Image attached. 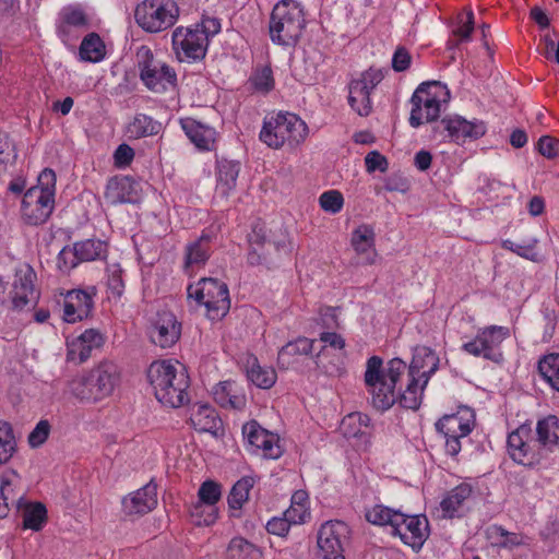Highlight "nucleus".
I'll return each mask as SVG.
<instances>
[{
	"mask_svg": "<svg viewBox=\"0 0 559 559\" xmlns=\"http://www.w3.org/2000/svg\"><path fill=\"white\" fill-rule=\"evenodd\" d=\"M133 186L134 182L129 177L110 178L104 193L106 202L111 205L133 202L135 198Z\"/></svg>",
	"mask_w": 559,
	"mask_h": 559,
	"instance_id": "obj_32",
	"label": "nucleus"
},
{
	"mask_svg": "<svg viewBox=\"0 0 559 559\" xmlns=\"http://www.w3.org/2000/svg\"><path fill=\"white\" fill-rule=\"evenodd\" d=\"M366 520L379 526L389 525L392 535L418 551L429 537V522L425 515H409L383 504H376L366 511Z\"/></svg>",
	"mask_w": 559,
	"mask_h": 559,
	"instance_id": "obj_3",
	"label": "nucleus"
},
{
	"mask_svg": "<svg viewBox=\"0 0 559 559\" xmlns=\"http://www.w3.org/2000/svg\"><path fill=\"white\" fill-rule=\"evenodd\" d=\"M181 325L171 312H162L154 322L150 337L152 342L162 347L169 348L180 337Z\"/></svg>",
	"mask_w": 559,
	"mask_h": 559,
	"instance_id": "obj_24",
	"label": "nucleus"
},
{
	"mask_svg": "<svg viewBox=\"0 0 559 559\" xmlns=\"http://www.w3.org/2000/svg\"><path fill=\"white\" fill-rule=\"evenodd\" d=\"M88 25L85 12L76 5L64 7L58 16L57 29L63 39H68L75 29L86 28Z\"/></svg>",
	"mask_w": 559,
	"mask_h": 559,
	"instance_id": "obj_33",
	"label": "nucleus"
},
{
	"mask_svg": "<svg viewBox=\"0 0 559 559\" xmlns=\"http://www.w3.org/2000/svg\"><path fill=\"white\" fill-rule=\"evenodd\" d=\"M350 245L357 255L361 257L362 264L372 265L378 260L376 249V233L372 226L361 224L357 226L350 237Z\"/></svg>",
	"mask_w": 559,
	"mask_h": 559,
	"instance_id": "obj_25",
	"label": "nucleus"
},
{
	"mask_svg": "<svg viewBox=\"0 0 559 559\" xmlns=\"http://www.w3.org/2000/svg\"><path fill=\"white\" fill-rule=\"evenodd\" d=\"M438 367L439 357L437 354L428 347H419L416 348L413 355L407 377H415L420 379L424 384H427Z\"/></svg>",
	"mask_w": 559,
	"mask_h": 559,
	"instance_id": "obj_28",
	"label": "nucleus"
},
{
	"mask_svg": "<svg viewBox=\"0 0 559 559\" xmlns=\"http://www.w3.org/2000/svg\"><path fill=\"white\" fill-rule=\"evenodd\" d=\"M134 155V150L130 145L126 143L120 144L114 153L115 166L118 168L129 166L132 163Z\"/></svg>",
	"mask_w": 559,
	"mask_h": 559,
	"instance_id": "obj_58",
	"label": "nucleus"
},
{
	"mask_svg": "<svg viewBox=\"0 0 559 559\" xmlns=\"http://www.w3.org/2000/svg\"><path fill=\"white\" fill-rule=\"evenodd\" d=\"M213 399L223 408L241 411L247 399L242 389L235 381H222L213 388Z\"/></svg>",
	"mask_w": 559,
	"mask_h": 559,
	"instance_id": "obj_30",
	"label": "nucleus"
},
{
	"mask_svg": "<svg viewBox=\"0 0 559 559\" xmlns=\"http://www.w3.org/2000/svg\"><path fill=\"white\" fill-rule=\"evenodd\" d=\"M56 174L45 168L38 176V183L29 188L22 200V217L32 226L47 222L55 209Z\"/></svg>",
	"mask_w": 559,
	"mask_h": 559,
	"instance_id": "obj_4",
	"label": "nucleus"
},
{
	"mask_svg": "<svg viewBox=\"0 0 559 559\" xmlns=\"http://www.w3.org/2000/svg\"><path fill=\"white\" fill-rule=\"evenodd\" d=\"M473 487L467 483H462L448 491L440 502V509L443 518H454L471 498Z\"/></svg>",
	"mask_w": 559,
	"mask_h": 559,
	"instance_id": "obj_34",
	"label": "nucleus"
},
{
	"mask_svg": "<svg viewBox=\"0 0 559 559\" xmlns=\"http://www.w3.org/2000/svg\"><path fill=\"white\" fill-rule=\"evenodd\" d=\"M147 380L156 400L167 407L178 408L190 401V378L177 360L153 361L147 369Z\"/></svg>",
	"mask_w": 559,
	"mask_h": 559,
	"instance_id": "obj_1",
	"label": "nucleus"
},
{
	"mask_svg": "<svg viewBox=\"0 0 559 559\" xmlns=\"http://www.w3.org/2000/svg\"><path fill=\"white\" fill-rule=\"evenodd\" d=\"M162 123L145 114H135L126 127L129 139H142L159 133Z\"/></svg>",
	"mask_w": 559,
	"mask_h": 559,
	"instance_id": "obj_38",
	"label": "nucleus"
},
{
	"mask_svg": "<svg viewBox=\"0 0 559 559\" xmlns=\"http://www.w3.org/2000/svg\"><path fill=\"white\" fill-rule=\"evenodd\" d=\"M49 435V424L46 420H41L37 424L35 429L28 436V442L32 447H39L43 444Z\"/></svg>",
	"mask_w": 559,
	"mask_h": 559,
	"instance_id": "obj_63",
	"label": "nucleus"
},
{
	"mask_svg": "<svg viewBox=\"0 0 559 559\" xmlns=\"http://www.w3.org/2000/svg\"><path fill=\"white\" fill-rule=\"evenodd\" d=\"M190 423L200 432L217 435L222 428V419L209 404H195L191 408Z\"/></svg>",
	"mask_w": 559,
	"mask_h": 559,
	"instance_id": "obj_31",
	"label": "nucleus"
},
{
	"mask_svg": "<svg viewBox=\"0 0 559 559\" xmlns=\"http://www.w3.org/2000/svg\"><path fill=\"white\" fill-rule=\"evenodd\" d=\"M536 242V240H533L532 242L521 245L507 239L502 241L501 246L503 249L512 251L520 257H523L525 259H533L535 255Z\"/></svg>",
	"mask_w": 559,
	"mask_h": 559,
	"instance_id": "obj_57",
	"label": "nucleus"
},
{
	"mask_svg": "<svg viewBox=\"0 0 559 559\" xmlns=\"http://www.w3.org/2000/svg\"><path fill=\"white\" fill-rule=\"evenodd\" d=\"M319 204L324 212L336 214L343 209L344 198L338 190H329L320 195Z\"/></svg>",
	"mask_w": 559,
	"mask_h": 559,
	"instance_id": "obj_53",
	"label": "nucleus"
},
{
	"mask_svg": "<svg viewBox=\"0 0 559 559\" xmlns=\"http://www.w3.org/2000/svg\"><path fill=\"white\" fill-rule=\"evenodd\" d=\"M490 538L495 540V546L499 548L511 549L524 544V537L522 534L509 532L499 525H493L490 528Z\"/></svg>",
	"mask_w": 559,
	"mask_h": 559,
	"instance_id": "obj_49",
	"label": "nucleus"
},
{
	"mask_svg": "<svg viewBox=\"0 0 559 559\" xmlns=\"http://www.w3.org/2000/svg\"><path fill=\"white\" fill-rule=\"evenodd\" d=\"M105 343L104 335L96 329H87L74 340L68 342L67 359L75 364L87 360L94 349L100 348Z\"/></svg>",
	"mask_w": 559,
	"mask_h": 559,
	"instance_id": "obj_22",
	"label": "nucleus"
},
{
	"mask_svg": "<svg viewBox=\"0 0 559 559\" xmlns=\"http://www.w3.org/2000/svg\"><path fill=\"white\" fill-rule=\"evenodd\" d=\"M538 371L542 378L559 392V353H551L538 360Z\"/></svg>",
	"mask_w": 559,
	"mask_h": 559,
	"instance_id": "obj_43",
	"label": "nucleus"
},
{
	"mask_svg": "<svg viewBox=\"0 0 559 559\" xmlns=\"http://www.w3.org/2000/svg\"><path fill=\"white\" fill-rule=\"evenodd\" d=\"M106 55L105 45L96 33H91L84 37L80 45V57L84 61L99 62Z\"/></svg>",
	"mask_w": 559,
	"mask_h": 559,
	"instance_id": "obj_42",
	"label": "nucleus"
},
{
	"mask_svg": "<svg viewBox=\"0 0 559 559\" xmlns=\"http://www.w3.org/2000/svg\"><path fill=\"white\" fill-rule=\"evenodd\" d=\"M69 391L74 397L81 401H100L97 391H95V383L94 381H92V376L90 372L87 374H82L73 378L69 382Z\"/></svg>",
	"mask_w": 559,
	"mask_h": 559,
	"instance_id": "obj_40",
	"label": "nucleus"
},
{
	"mask_svg": "<svg viewBox=\"0 0 559 559\" xmlns=\"http://www.w3.org/2000/svg\"><path fill=\"white\" fill-rule=\"evenodd\" d=\"M284 514L294 525L306 523L310 519V511L308 506L290 504Z\"/></svg>",
	"mask_w": 559,
	"mask_h": 559,
	"instance_id": "obj_59",
	"label": "nucleus"
},
{
	"mask_svg": "<svg viewBox=\"0 0 559 559\" xmlns=\"http://www.w3.org/2000/svg\"><path fill=\"white\" fill-rule=\"evenodd\" d=\"M36 273L31 265L24 264L16 270L11 290V300L15 309H23L37 301L38 293L34 287Z\"/></svg>",
	"mask_w": 559,
	"mask_h": 559,
	"instance_id": "obj_19",
	"label": "nucleus"
},
{
	"mask_svg": "<svg viewBox=\"0 0 559 559\" xmlns=\"http://www.w3.org/2000/svg\"><path fill=\"white\" fill-rule=\"evenodd\" d=\"M406 368L400 358L391 359L385 368L379 356L367 360L364 380L374 408L383 412L394 405L397 400L395 385Z\"/></svg>",
	"mask_w": 559,
	"mask_h": 559,
	"instance_id": "obj_2",
	"label": "nucleus"
},
{
	"mask_svg": "<svg viewBox=\"0 0 559 559\" xmlns=\"http://www.w3.org/2000/svg\"><path fill=\"white\" fill-rule=\"evenodd\" d=\"M510 337V329L488 325L478 330L475 337L462 345V349L474 357H481L495 364L503 361L502 343Z\"/></svg>",
	"mask_w": 559,
	"mask_h": 559,
	"instance_id": "obj_11",
	"label": "nucleus"
},
{
	"mask_svg": "<svg viewBox=\"0 0 559 559\" xmlns=\"http://www.w3.org/2000/svg\"><path fill=\"white\" fill-rule=\"evenodd\" d=\"M20 485V476L15 471H9L1 475L0 481V499L5 501L9 506L20 499L17 495V487ZM23 500V498L21 497Z\"/></svg>",
	"mask_w": 559,
	"mask_h": 559,
	"instance_id": "obj_48",
	"label": "nucleus"
},
{
	"mask_svg": "<svg viewBox=\"0 0 559 559\" xmlns=\"http://www.w3.org/2000/svg\"><path fill=\"white\" fill-rule=\"evenodd\" d=\"M507 444L511 459L519 464L536 467L546 463L545 455L539 450L536 439L532 436V428L527 424L510 432Z\"/></svg>",
	"mask_w": 559,
	"mask_h": 559,
	"instance_id": "obj_13",
	"label": "nucleus"
},
{
	"mask_svg": "<svg viewBox=\"0 0 559 559\" xmlns=\"http://www.w3.org/2000/svg\"><path fill=\"white\" fill-rule=\"evenodd\" d=\"M427 384H424L420 379L408 377L405 390L399 396V403L402 407L416 411L420 407L423 401L424 390Z\"/></svg>",
	"mask_w": 559,
	"mask_h": 559,
	"instance_id": "obj_39",
	"label": "nucleus"
},
{
	"mask_svg": "<svg viewBox=\"0 0 559 559\" xmlns=\"http://www.w3.org/2000/svg\"><path fill=\"white\" fill-rule=\"evenodd\" d=\"M222 497V486L211 479L203 481L198 490V501L216 508V503Z\"/></svg>",
	"mask_w": 559,
	"mask_h": 559,
	"instance_id": "obj_52",
	"label": "nucleus"
},
{
	"mask_svg": "<svg viewBox=\"0 0 559 559\" xmlns=\"http://www.w3.org/2000/svg\"><path fill=\"white\" fill-rule=\"evenodd\" d=\"M14 155V145L9 135L0 132V170L5 169Z\"/></svg>",
	"mask_w": 559,
	"mask_h": 559,
	"instance_id": "obj_61",
	"label": "nucleus"
},
{
	"mask_svg": "<svg viewBox=\"0 0 559 559\" xmlns=\"http://www.w3.org/2000/svg\"><path fill=\"white\" fill-rule=\"evenodd\" d=\"M211 255V237L203 233L198 239L189 242L185 249L183 270L192 275L203 267Z\"/></svg>",
	"mask_w": 559,
	"mask_h": 559,
	"instance_id": "obj_27",
	"label": "nucleus"
},
{
	"mask_svg": "<svg viewBox=\"0 0 559 559\" xmlns=\"http://www.w3.org/2000/svg\"><path fill=\"white\" fill-rule=\"evenodd\" d=\"M180 126L199 151L210 152L215 150L217 132L213 127L191 117L181 118Z\"/></svg>",
	"mask_w": 559,
	"mask_h": 559,
	"instance_id": "obj_23",
	"label": "nucleus"
},
{
	"mask_svg": "<svg viewBox=\"0 0 559 559\" xmlns=\"http://www.w3.org/2000/svg\"><path fill=\"white\" fill-rule=\"evenodd\" d=\"M188 298L204 306L210 320H222L230 309V298L227 285L212 277H203L187 288Z\"/></svg>",
	"mask_w": 559,
	"mask_h": 559,
	"instance_id": "obj_7",
	"label": "nucleus"
},
{
	"mask_svg": "<svg viewBox=\"0 0 559 559\" xmlns=\"http://www.w3.org/2000/svg\"><path fill=\"white\" fill-rule=\"evenodd\" d=\"M308 133L307 123L297 115L278 112L264 120L260 140L276 150L284 145L297 147L306 141Z\"/></svg>",
	"mask_w": 559,
	"mask_h": 559,
	"instance_id": "obj_5",
	"label": "nucleus"
},
{
	"mask_svg": "<svg viewBox=\"0 0 559 559\" xmlns=\"http://www.w3.org/2000/svg\"><path fill=\"white\" fill-rule=\"evenodd\" d=\"M90 373L100 401L112 394L121 379L119 366L109 359L99 361L90 370Z\"/></svg>",
	"mask_w": 559,
	"mask_h": 559,
	"instance_id": "obj_21",
	"label": "nucleus"
},
{
	"mask_svg": "<svg viewBox=\"0 0 559 559\" xmlns=\"http://www.w3.org/2000/svg\"><path fill=\"white\" fill-rule=\"evenodd\" d=\"M246 371L248 380L260 389H271L277 380L275 369L261 366L255 356H249L247 358Z\"/></svg>",
	"mask_w": 559,
	"mask_h": 559,
	"instance_id": "obj_36",
	"label": "nucleus"
},
{
	"mask_svg": "<svg viewBox=\"0 0 559 559\" xmlns=\"http://www.w3.org/2000/svg\"><path fill=\"white\" fill-rule=\"evenodd\" d=\"M290 525L292 523L285 515L283 518L275 516L266 523V531L273 535L285 536Z\"/></svg>",
	"mask_w": 559,
	"mask_h": 559,
	"instance_id": "obj_64",
	"label": "nucleus"
},
{
	"mask_svg": "<svg viewBox=\"0 0 559 559\" xmlns=\"http://www.w3.org/2000/svg\"><path fill=\"white\" fill-rule=\"evenodd\" d=\"M193 523L198 526H210L215 523L218 518L217 508L210 507L205 502L197 501L189 509Z\"/></svg>",
	"mask_w": 559,
	"mask_h": 559,
	"instance_id": "obj_50",
	"label": "nucleus"
},
{
	"mask_svg": "<svg viewBox=\"0 0 559 559\" xmlns=\"http://www.w3.org/2000/svg\"><path fill=\"white\" fill-rule=\"evenodd\" d=\"M475 426V413L468 406H460L453 414H447L436 423V429L445 439V451L456 455L461 451V439L468 436Z\"/></svg>",
	"mask_w": 559,
	"mask_h": 559,
	"instance_id": "obj_12",
	"label": "nucleus"
},
{
	"mask_svg": "<svg viewBox=\"0 0 559 559\" xmlns=\"http://www.w3.org/2000/svg\"><path fill=\"white\" fill-rule=\"evenodd\" d=\"M260 550L241 537L233 538L227 547L228 559H260Z\"/></svg>",
	"mask_w": 559,
	"mask_h": 559,
	"instance_id": "obj_46",
	"label": "nucleus"
},
{
	"mask_svg": "<svg viewBox=\"0 0 559 559\" xmlns=\"http://www.w3.org/2000/svg\"><path fill=\"white\" fill-rule=\"evenodd\" d=\"M380 82L377 73L366 72L349 84L348 104L361 117L371 112L370 94Z\"/></svg>",
	"mask_w": 559,
	"mask_h": 559,
	"instance_id": "obj_18",
	"label": "nucleus"
},
{
	"mask_svg": "<svg viewBox=\"0 0 559 559\" xmlns=\"http://www.w3.org/2000/svg\"><path fill=\"white\" fill-rule=\"evenodd\" d=\"M537 150L548 159L556 158L559 156V140L550 135H543L537 142Z\"/></svg>",
	"mask_w": 559,
	"mask_h": 559,
	"instance_id": "obj_56",
	"label": "nucleus"
},
{
	"mask_svg": "<svg viewBox=\"0 0 559 559\" xmlns=\"http://www.w3.org/2000/svg\"><path fill=\"white\" fill-rule=\"evenodd\" d=\"M450 93L445 85L439 82L420 84L411 98L409 124L413 128H418L424 122L437 120L440 116L441 105L448 103Z\"/></svg>",
	"mask_w": 559,
	"mask_h": 559,
	"instance_id": "obj_8",
	"label": "nucleus"
},
{
	"mask_svg": "<svg viewBox=\"0 0 559 559\" xmlns=\"http://www.w3.org/2000/svg\"><path fill=\"white\" fill-rule=\"evenodd\" d=\"M242 435L252 453L273 460L282 455L278 436L262 428L255 420L243 425Z\"/></svg>",
	"mask_w": 559,
	"mask_h": 559,
	"instance_id": "obj_16",
	"label": "nucleus"
},
{
	"mask_svg": "<svg viewBox=\"0 0 559 559\" xmlns=\"http://www.w3.org/2000/svg\"><path fill=\"white\" fill-rule=\"evenodd\" d=\"M73 248L78 261H94L104 257L106 252V243L98 239L75 242Z\"/></svg>",
	"mask_w": 559,
	"mask_h": 559,
	"instance_id": "obj_44",
	"label": "nucleus"
},
{
	"mask_svg": "<svg viewBox=\"0 0 559 559\" xmlns=\"http://www.w3.org/2000/svg\"><path fill=\"white\" fill-rule=\"evenodd\" d=\"M157 504L156 485L148 483L122 500L123 510L128 514H145Z\"/></svg>",
	"mask_w": 559,
	"mask_h": 559,
	"instance_id": "obj_29",
	"label": "nucleus"
},
{
	"mask_svg": "<svg viewBox=\"0 0 559 559\" xmlns=\"http://www.w3.org/2000/svg\"><path fill=\"white\" fill-rule=\"evenodd\" d=\"M251 81L255 90L270 92L274 87L272 69L267 66L259 69L252 76Z\"/></svg>",
	"mask_w": 559,
	"mask_h": 559,
	"instance_id": "obj_54",
	"label": "nucleus"
},
{
	"mask_svg": "<svg viewBox=\"0 0 559 559\" xmlns=\"http://www.w3.org/2000/svg\"><path fill=\"white\" fill-rule=\"evenodd\" d=\"M449 136L455 143H464L466 140H477L485 135L487 128L481 120H466L461 116H449L441 120Z\"/></svg>",
	"mask_w": 559,
	"mask_h": 559,
	"instance_id": "obj_20",
	"label": "nucleus"
},
{
	"mask_svg": "<svg viewBox=\"0 0 559 559\" xmlns=\"http://www.w3.org/2000/svg\"><path fill=\"white\" fill-rule=\"evenodd\" d=\"M306 25L305 14L294 0H281L272 10L269 33L271 40L281 46H294Z\"/></svg>",
	"mask_w": 559,
	"mask_h": 559,
	"instance_id": "obj_6",
	"label": "nucleus"
},
{
	"mask_svg": "<svg viewBox=\"0 0 559 559\" xmlns=\"http://www.w3.org/2000/svg\"><path fill=\"white\" fill-rule=\"evenodd\" d=\"M17 451V441L12 425L0 419V466L8 464Z\"/></svg>",
	"mask_w": 559,
	"mask_h": 559,
	"instance_id": "obj_41",
	"label": "nucleus"
},
{
	"mask_svg": "<svg viewBox=\"0 0 559 559\" xmlns=\"http://www.w3.org/2000/svg\"><path fill=\"white\" fill-rule=\"evenodd\" d=\"M179 13L175 0H143L134 10V19L143 31L155 34L173 27Z\"/></svg>",
	"mask_w": 559,
	"mask_h": 559,
	"instance_id": "obj_9",
	"label": "nucleus"
},
{
	"mask_svg": "<svg viewBox=\"0 0 559 559\" xmlns=\"http://www.w3.org/2000/svg\"><path fill=\"white\" fill-rule=\"evenodd\" d=\"M349 535V526L343 521L331 520L323 523L317 537L321 559H345L344 544Z\"/></svg>",
	"mask_w": 559,
	"mask_h": 559,
	"instance_id": "obj_14",
	"label": "nucleus"
},
{
	"mask_svg": "<svg viewBox=\"0 0 559 559\" xmlns=\"http://www.w3.org/2000/svg\"><path fill=\"white\" fill-rule=\"evenodd\" d=\"M314 340L299 336L285 344L277 354V366L280 369H296L301 359L309 356L313 350Z\"/></svg>",
	"mask_w": 559,
	"mask_h": 559,
	"instance_id": "obj_26",
	"label": "nucleus"
},
{
	"mask_svg": "<svg viewBox=\"0 0 559 559\" xmlns=\"http://www.w3.org/2000/svg\"><path fill=\"white\" fill-rule=\"evenodd\" d=\"M365 165L368 173H373L377 169L385 171L388 168V160L379 152L372 151L366 155Z\"/></svg>",
	"mask_w": 559,
	"mask_h": 559,
	"instance_id": "obj_62",
	"label": "nucleus"
},
{
	"mask_svg": "<svg viewBox=\"0 0 559 559\" xmlns=\"http://www.w3.org/2000/svg\"><path fill=\"white\" fill-rule=\"evenodd\" d=\"M411 62L412 56L409 51L403 46L397 47L392 57L393 70L396 72L406 71L409 68Z\"/></svg>",
	"mask_w": 559,
	"mask_h": 559,
	"instance_id": "obj_60",
	"label": "nucleus"
},
{
	"mask_svg": "<svg viewBox=\"0 0 559 559\" xmlns=\"http://www.w3.org/2000/svg\"><path fill=\"white\" fill-rule=\"evenodd\" d=\"M95 296V287L68 290L63 295V321L76 323L87 319L93 311Z\"/></svg>",
	"mask_w": 559,
	"mask_h": 559,
	"instance_id": "obj_17",
	"label": "nucleus"
},
{
	"mask_svg": "<svg viewBox=\"0 0 559 559\" xmlns=\"http://www.w3.org/2000/svg\"><path fill=\"white\" fill-rule=\"evenodd\" d=\"M460 25L453 29V35L457 38V43L467 41L474 31V13L468 11L465 17L460 19Z\"/></svg>",
	"mask_w": 559,
	"mask_h": 559,
	"instance_id": "obj_55",
	"label": "nucleus"
},
{
	"mask_svg": "<svg viewBox=\"0 0 559 559\" xmlns=\"http://www.w3.org/2000/svg\"><path fill=\"white\" fill-rule=\"evenodd\" d=\"M17 509L23 519V528L38 532L47 522V509L41 502H23L17 500Z\"/></svg>",
	"mask_w": 559,
	"mask_h": 559,
	"instance_id": "obj_37",
	"label": "nucleus"
},
{
	"mask_svg": "<svg viewBox=\"0 0 559 559\" xmlns=\"http://www.w3.org/2000/svg\"><path fill=\"white\" fill-rule=\"evenodd\" d=\"M171 39L173 49L179 61H199L206 56L207 36L194 27H177Z\"/></svg>",
	"mask_w": 559,
	"mask_h": 559,
	"instance_id": "obj_15",
	"label": "nucleus"
},
{
	"mask_svg": "<svg viewBox=\"0 0 559 559\" xmlns=\"http://www.w3.org/2000/svg\"><path fill=\"white\" fill-rule=\"evenodd\" d=\"M240 173V163L222 159L216 164V191L223 197H228L236 188Z\"/></svg>",
	"mask_w": 559,
	"mask_h": 559,
	"instance_id": "obj_35",
	"label": "nucleus"
},
{
	"mask_svg": "<svg viewBox=\"0 0 559 559\" xmlns=\"http://www.w3.org/2000/svg\"><path fill=\"white\" fill-rule=\"evenodd\" d=\"M136 60L140 78L148 90L163 93L176 86L175 70L167 63L157 60L150 47L141 46L136 51Z\"/></svg>",
	"mask_w": 559,
	"mask_h": 559,
	"instance_id": "obj_10",
	"label": "nucleus"
},
{
	"mask_svg": "<svg viewBox=\"0 0 559 559\" xmlns=\"http://www.w3.org/2000/svg\"><path fill=\"white\" fill-rule=\"evenodd\" d=\"M255 479L251 476L240 478L230 489L228 495V506L230 509L240 510L248 501L250 490L253 488Z\"/></svg>",
	"mask_w": 559,
	"mask_h": 559,
	"instance_id": "obj_45",
	"label": "nucleus"
},
{
	"mask_svg": "<svg viewBox=\"0 0 559 559\" xmlns=\"http://www.w3.org/2000/svg\"><path fill=\"white\" fill-rule=\"evenodd\" d=\"M107 292L108 297L120 299L124 292V282L122 278V270L119 265L114 264L107 269Z\"/></svg>",
	"mask_w": 559,
	"mask_h": 559,
	"instance_id": "obj_51",
	"label": "nucleus"
},
{
	"mask_svg": "<svg viewBox=\"0 0 559 559\" xmlns=\"http://www.w3.org/2000/svg\"><path fill=\"white\" fill-rule=\"evenodd\" d=\"M370 418L361 413H350L341 421V431L346 438H355L364 433L362 428L368 427Z\"/></svg>",
	"mask_w": 559,
	"mask_h": 559,
	"instance_id": "obj_47",
	"label": "nucleus"
}]
</instances>
